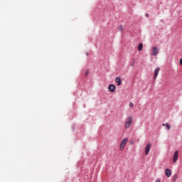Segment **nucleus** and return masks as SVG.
Here are the masks:
<instances>
[{
	"mask_svg": "<svg viewBox=\"0 0 182 182\" xmlns=\"http://www.w3.org/2000/svg\"><path fill=\"white\" fill-rule=\"evenodd\" d=\"M125 129H129V127L133 124V117H128L126 118L125 122Z\"/></svg>",
	"mask_w": 182,
	"mask_h": 182,
	"instance_id": "1",
	"label": "nucleus"
},
{
	"mask_svg": "<svg viewBox=\"0 0 182 182\" xmlns=\"http://www.w3.org/2000/svg\"><path fill=\"white\" fill-rule=\"evenodd\" d=\"M127 141H129V139L125 138L123 139V141L121 142L119 150L122 151L124 147H126V144H127Z\"/></svg>",
	"mask_w": 182,
	"mask_h": 182,
	"instance_id": "2",
	"label": "nucleus"
},
{
	"mask_svg": "<svg viewBox=\"0 0 182 182\" xmlns=\"http://www.w3.org/2000/svg\"><path fill=\"white\" fill-rule=\"evenodd\" d=\"M160 72V68H156L154 71V79L156 80L157 79V76H159V73Z\"/></svg>",
	"mask_w": 182,
	"mask_h": 182,
	"instance_id": "3",
	"label": "nucleus"
},
{
	"mask_svg": "<svg viewBox=\"0 0 182 182\" xmlns=\"http://www.w3.org/2000/svg\"><path fill=\"white\" fill-rule=\"evenodd\" d=\"M108 90L109 92H111L112 93H113V92H114L116 90V85H113V84H110L109 86H108Z\"/></svg>",
	"mask_w": 182,
	"mask_h": 182,
	"instance_id": "4",
	"label": "nucleus"
},
{
	"mask_svg": "<svg viewBox=\"0 0 182 182\" xmlns=\"http://www.w3.org/2000/svg\"><path fill=\"white\" fill-rule=\"evenodd\" d=\"M177 160H178V151H176L173 154V163H176Z\"/></svg>",
	"mask_w": 182,
	"mask_h": 182,
	"instance_id": "5",
	"label": "nucleus"
},
{
	"mask_svg": "<svg viewBox=\"0 0 182 182\" xmlns=\"http://www.w3.org/2000/svg\"><path fill=\"white\" fill-rule=\"evenodd\" d=\"M151 149V144H148L145 148V154L147 156L150 153V149Z\"/></svg>",
	"mask_w": 182,
	"mask_h": 182,
	"instance_id": "6",
	"label": "nucleus"
},
{
	"mask_svg": "<svg viewBox=\"0 0 182 182\" xmlns=\"http://www.w3.org/2000/svg\"><path fill=\"white\" fill-rule=\"evenodd\" d=\"M153 53H152V56H156L159 54V48L157 47H154L153 49Z\"/></svg>",
	"mask_w": 182,
	"mask_h": 182,
	"instance_id": "7",
	"label": "nucleus"
},
{
	"mask_svg": "<svg viewBox=\"0 0 182 182\" xmlns=\"http://www.w3.org/2000/svg\"><path fill=\"white\" fill-rule=\"evenodd\" d=\"M165 173H166V177H171V169L166 168L165 170Z\"/></svg>",
	"mask_w": 182,
	"mask_h": 182,
	"instance_id": "8",
	"label": "nucleus"
},
{
	"mask_svg": "<svg viewBox=\"0 0 182 182\" xmlns=\"http://www.w3.org/2000/svg\"><path fill=\"white\" fill-rule=\"evenodd\" d=\"M115 82L117 83V86H120V85H122V80L119 77L115 78Z\"/></svg>",
	"mask_w": 182,
	"mask_h": 182,
	"instance_id": "9",
	"label": "nucleus"
},
{
	"mask_svg": "<svg viewBox=\"0 0 182 182\" xmlns=\"http://www.w3.org/2000/svg\"><path fill=\"white\" fill-rule=\"evenodd\" d=\"M118 30L119 31V32H123L124 31V27H123V26L120 25L118 27Z\"/></svg>",
	"mask_w": 182,
	"mask_h": 182,
	"instance_id": "10",
	"label": "nucleus"
},
{
	"mask_svg": "<svg viewBox=\"0 0 182 182\" xmlns=\"http://www.w3.org/2000/svg\"><path fill=\"white\" fill-rule=\"evenodd\" d=\"M143 49V43H139L138 46V50H142Z\"/></svg>",
	"mask_w": 182,
	"mask_h": 182,
	"instance_id": "11",
	"label": "nucleus"
},
{
	"mask_svg": "<svg viewBox=\"0 0 182 182\" xmlns=\"http://www.w3.org/2000/svg\"><path fill=\"white\" fill-rule=\"evenodd\" d=\"M163 126H166L167 130H170V129H171L170 124H168V123L163 124Z\"/></svg>",
	"mask_w": 182,
	"mask_h": 182,
	"instance_id": "12",
	"label": "nucleus"
},
{
	"mask_svg": "<svg viewBox=\"0 0 182 182\" xmlns=\"http://www.w3.org/2000/svg\"><path fill=\"white\" fill-rule=\"evenodd\" d=\"M133 106H134V105L133 104V102H130V103H129V107H133Z\"/></svg>",
	"mask_w": 182,
	"mask_h": 182,
	"instance_id": "13",
	"label": "nucleus"
},
{
	"mask_svg": "<svg viewBox=\"0 0 182 182\" xmlns=\"http://www.w3.org/2000/svg\"><path fill=\"white\" fill-rule=\"evenodd\" d=\"M87 75H89V72H88V71H86V72L85 73V76H87Z\"/></svg>",
	"mask_w": 182,
	"mask_h": 182,
	"instance_id": "14",
	"label": "nucleus"
},
{
	"mask_svg": "<svg viewBox=\"0 0 182 182\" xmlns=\"http://www.w3.org/2000/svg\"><path fill=\"white\" fill-rule=\"evenodd\" d=\"M179 64L182 65V58L180 59Z\"/></svg>",
	"mask_w": 182,
	"mask_h": 182,
	"instance_id": "15",
	"label": "nucleus"
},
{
	"mask_svg": "<svg viewBox=\"0 0 182 182\" xmlns=\"http://www.w3.org/2000/svg\"><path fill=\"white\" fill-rule=\"evenodd\" d=\"M155 182H161V181H160V179H156Z\"/></svg>",
	"mask_w": 182,
	"mask_h": 182,
	"instance_id": "16",
	"label": "nucleus"
},
{
	"mask_svg": "<svg viewBox=\"0 0 182 182\" xmlns=\"http://www.w3.org/2000/svg\"><path fill=\"white\" fill-rule=\"evenodd\" d=\"M146 18H149V14H146Z\"/></svg>",
	"mask_w": 182,
	"mask_h": 182,
	"instance_id": "17",
	"label": "nucleus"
}]
</instances>
